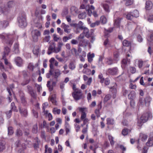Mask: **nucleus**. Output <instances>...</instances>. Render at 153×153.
Segmentation results:
<instances>
[{
    "label": "nucleus",
    "instance_id": "obj_30",
    "mask_svg": "<svg viewBox=\"0 0 153 153\" xmlns=\"http://www.w3.org/2000/svg\"><path fill=\"white\" fill-rule=\"evenodd\" d=\"M39 52V49L38 46H35L33 49V52L34 54L38 55Z\"/></svg>",
    "mask_w": 153,
    "mask_h": 153
},
{
    "label": "nucleus",
    "instance_id": "obj_59",
    "mask_svg": "<svg viewBox=\"0 0 153 153\" xmlns=\"http://www.w3.org/2000/svg\"><path fill=\"white\" fill-rule=\"evenodd\" d=\"M14 5V3L13 1H10L8 2L7 3V7L9 8L13 7Z\"/></svg>",
    "mask_w": 153,
    "mask_h": 153
},
{
    "label": "nucleus",
    "instance_id": "obj_32",
    "mask_svg": "<svg viewBox=\"0 0 153 153\" xmlns=\"http://www.w3.org/2000/svg\"><path fill=\"white\" fill-rule=\"evenodd\" d=\"M65 129L66 131V134L67 135L70 132V126L67 122H65Z\"/></svg>",
    "mask_w": 153,
    "mask_h": 153
},
{
    "label": "nucleus",
    "instance_id": "obj_56",
    "mask_svg": "<svg viewBox=\"0 0 153 153\" xmlns=\"http://www.w3.org/2000/svg\"><path fill=\"white\" fill-rule=\"evenodd\" d=\"M86 116V114L85 112H82L80 117V119L82 120H84L85 119H86L85 118Z\"/></svg>",
    "mask_w": 153,
    "mask_h": 153
},
{
    "label": "nucleus",
    "instance_id": "obj_5",
    "mask_svg": "<svg viewBox=\"0 0 153 153\" xmlns=\"http://www.w3.org/2000/svg\"><path fill=\"white\" fill-rule=\"evenodd\" d=\"M27 93L30 95L31 97V102L33 103V100H36L37 99V94L35 91L34 90L33 87L29 85H28L27 86Z\"/></svg>",
    "mask_w": 153,
    "mask_h": 153
},
{
    "label": "nucleus",
    "instance_id": "obj_45",
    "mask_svg": "<svg viewBox=\"0 0 153 153\" xmlns=\"http://www.w3.org/2000/svg\"><path fill=\"white\" fill-rule=\"evenodd\" d=\"M32 132L34 134H36L38 131V127L36 124L33 126L32 129Z\"/></svg>",
    "mask_w": 153,
    "mask_h": 153
},
{
    "label": "nucleus",
    "instance_id": "obj_18",
    "mask_svg": "<svg viewBox=\"0 0 153 153\" xmlns=\"http://www.w3.org/2000/svg\"><path fill=\"white\" fill-rule=\"evenodd\" d=\"M49 100L52 102V103L55 105H57V102L56 100V96L55 94L52 95L49 99Z\"/></svg>",
    "mask_w": 153,
    "mask_h": 153
},
{
    "label": "nucleus",
    "instance_id": "obj_60",
    "mask_svg": "<svg viewBox=\"0 0 153 153\" xmlns=\"http://www.w3.org/2000/svg\"><path fill=\"white\" fill-rule=\"evenodd\" d=\"M122 134L124 136L127 135L128 134V130L127 129L124 128L123 129L122 132Z\"/></svg>",
    "mask_w": 153,
    "mask_h": 153
},
{
    "label": "nucleus",
    "instance_id": "obj_38",
    "mask_svg": "<svg viewBox=\"0 0 153 153\" xmlns=\"http://www.w3.org/2000/svg\"><path fill=\"white\" fill-rule=\"evenodd\" d=\"M133 13L132 12H129L126 15V18L128 20H131L134 18Z\"/></svg>",
    "mask_w": 153,
    "mask_h": 153
},
{
    "label": "nucleus",
    "instance_id": "obj_28",
    "mask_svg": "<svg viewBox=\"0 0 153 153\" xmlns=\"http://www.w3.org/2000/svg\"><path fill=\"white\" fill-rule=\"evenodd\" d=\"M110 90L111 92L113 94V97L114 98L115 97V95L117 92V89L116 87L114 86L110 88Z\"/></svg>",
    "mask_w": 153,
    "mask_h": 153
},
{
    "label": "nucleus",
    "instance_id": "obj_19",
    "mask_svg": "<svg viewBox=\"0 0 153 153\" xmlns=\"http://www.w3.org/2000/svg\"><path fill=\"white\" fill-rule=\"evenodd\" d=\"M129 62L130 60H128L127 58L123 59L121 61V66L122 68H125L128 63Z\"/></svg>",
    "mask_w": 153,
    "mask_h": 153
},
{
    "label": "nucleus",
    "instance_id": "obj_13",
    "mask_svg": "<svg viewBox=\"0 0 153 153\" xmlns=\"http://www.w3.org/2000/svg\"><path fill=\"white\" fill-rule=\"evenodd\" d=\"M19 111L21 115L24 117H26L28 115L27 111L26 108H19Z\"/></svg>",
    "mask_w": 153,
    "mask_h": 153
},
{
    "label": "nucleus",
    "instance_id": "obj_47",
    "mask_svg": "<svg viewBox=\"0 0 153 153\" xmlns=\"http://www.w3.org/2000/svg\"><path fill=\"white\" fill-rule=\"evenodd\" d=\"M68 9L67 8H65L62 12V15L63 16H64L66 15L68 13Z\"/></svg>",
    "mask_w": 153,
    "mask_h": 153
},
{
    "label": "nucleus",
    "instance_id": "obj_37",
    "mask_svg": "<svg viewBox=\"0 0 153 153\" xmlns=\"http://www.w3.org/2000/svg\"><path fill=\"white\" fill-rule=\"evenodd\" d=\"M106 121L108 125H113L114 124V120L113 119L108 118L107 119Z\"/></svg>",
    "mask_w": 153,
    "mask_h": 153
},
{
    "label": "nucleus",
    "instance_id": "obj_8",
    "mask_svg": "<svg viewBox=\"0 0 153 153\" xmlns=\"http://www.w3.org/2000/svg\"><path fill=\"white\" fill-rule=\"evenodd\" d=\"M56 50L57 48H56L55 43L54 42H52L49 46L47 53L48 55L51 54L52 52L57 53L58 52H56L55 51H57Z\"/></svg>",
    "mask_w": 153,
    "mask_h": 153
},
{
    "label": "nucleus",
    "instance_id": "obj_58",
    "mask_svg": "<svg viewBox=\"0 0 153 153\" xmlns=\"http://www.w3.org/2000/svg\"><path fill=\"white\" fill-rule=\"evenodd\" d=\"M129 82L130 83V84L129 85V88L131 89H133L134 88V85H133L134 81L130 79L129 80Z\"/></svg>",
    "mask_w": 153,
    "mask_h": 153
},
{
    "label": "nucleus",
    "instance_id": "obj_35",
    "mask_svg": "<svg viewBox=\"0 0 153 153\" xmlns=\"http://www.w3.org/2000/svg\"><path fill=\"white\" fill-rule=\"evenodd\" d=\"M152 100V99L149 96L147 97H146L144 100L145 104L147 105H149Z\"/></svg>",
    "mask_w": 153,
    "mask_h": 153
},
{
    "label": "nucleus",
    "instance_id": "obj_23",
    "mask_svg": "<svg viewBox=\"0 0 153 153\" xmlns=\"http://www.w3.org/2000/svg\"><path fill=\"white\" fill-rule=\"evenodd\" d=\"M71 12L74 14L78 13V10L76 7L74 6H72L71 8Z\"/></svg>",
    "mask_w": 153,
    "mask_h": 153
},
{
    "label": "nucleus",
    "instance_id": "obj_15",
    "mask_svg": "<svg viewBox=\"0 0 153 153\" xmlns=\"http://www.w3.org/2000/svg\"><path fill=\"white\" fill-rule=\"evenodd\" d=\"M15 61L16 65L18 66L21 67L22 66L23 60L20 57H17L15 58Z\"/></svg>",
    "mask_w": 153,
    "mask_h": 153
},
{
    "label": "nucleus",
    "instance_id": "obj_48",
    "mask_svg": "<svg viewBox=\"0 0 153 153\" xmlns=\"http://www.w3.org/2000/svg\"><path fill=\"white\" fill-rule=\"evenodd\" d=\"M148 51L150 55L153 56V47L149 46L148 49Z\"/></svg>",
    "mask_w": 153,
    "mask_h": 153
},
{
    "label": "nucleus",
    "instance_id": "obj_41",
    "mask_svg": "<svg viewBox=\"0 0 153 153\" xmlns=\"http://www.w3.org/2000/svg\"><path fill=\"white\" fill-rule=\"evenodd\" d=\"M63 45V44L62 42H59L58 43V47L57 48V51H56V52H59L61 51V47Z\"/></svg>",
    "mask_w": 153,
    "mask_h": 153
},
{
    "label": "nucleus",
    "instance_id": "obj_16",
    "mask_svg": "<svg viewBox=\"0 0 153 153\" xmlns=\"http://www.w3.org/2000/svg\"><path fill=\"white\" fill-rule=\"evenodd\" d=\"M1 8L0 13L1 14H3L4 15H7L9 12V9L8 8H5L4 6H0Z\"/></svg>",
    "mask_w": 153,
    "mask_h": 153
},
{
    "label": "nucleus",
    "instance_id": "obj_3",
    "mask_svg": "<svg viewBox=\"0 0 153 153\" xmlns=\"http://www.w3.org/2000/svg\"><path fill=\"white\" fill-rule=\"evenodd\" d=\"M152 117V115L150 112L143 113L141 117L140 120L138 121V126H141L143 123L146 122L148 120L151 119Z\"/></svg>",
    "mask_w": 153,
    "mask_h": 153
},
{
    "label": "nucleus",
    "instance_id": "obj_55",
    "mask_svg": "<svg viewBox=\"0 0 153 153\" xmlns=\"http://www.w3.org/2000/svg\"><path fill=\"white\" fill-rule=\"evenodd\" d=\"M8 134L9 135H11L13 133V128L11 127H9L8 128Z\"/></svg>",
    "mask_w": 153,
    "mask_h": 153
},
{
    "label": "nucleus",
    "instance_id": "obj_4",
    "mask_svg": "<svg viewBox=\"0 0 153 153\" xmlns=\"http://www.w3.org/2000/svg\"><path fill=\"white\" fill-rule=\"evenodd\" d=\"M13 35L3 33L2 34H0V38L3 40L4 41L9 45H12L13 43Z\"/></svg>",
    "mask_w": 153,
    "mask_h": 153
},
{
    "label": "nucleus",
    "instance_id": "obj_34",
    "mask_svg": "<svg viewBox=\"0 0 153 153\" xmlns=\"http://www.w3.org/2000/svg\"><path fill=\"white\" fill-rule=\"evenodd\" d=\"M148 43L150 45H153V32L151 34L150 37L148 39Z\"/></svg>",
    "mask_w": 153,
    "mask_h": 153
},
{
    "label": "nucleus",
    "instance_id": "obj_24",
    "mask_svg": "<svg viewBox=\"0 0 153 153\" xmlns=\"http://www.w3.org/2000/svg\"><path fill=\"white\" fill-rule=\"evenodd\" d=\"M5 143L4 141L0 140V152L3 151L5 149Z\"/></svg>",
    "mask_w": 153,
    "mask_h": 153
},
{
    "label": "nucleus",
    "instance_id": "obj_42",
    "mask_svg": "<svg viewBox=\"0 0 153 153\" xmlns=\"http://www.w3.org/2000/svg\"><path fill=\"white\" fill-rule=\"evenodd\" d=\"M106 63L108 65H111L114 63L113 60L111 58H108L106 59Z\"/></svg>",
    "mask_w": 153,
    "mask_h": 153
},
{
    "label": "nucleus",
    "instance_id": "obj_51",
    "mask_svg": "<svg viewBox=\"0 0 153 153\" xmlns=\"http://www.w3.org/2000/svg\"><path fill=\"white\" fill-rule=\"evenodd\" d=\"M111 98V96L109 94L106 95L104 99V102H107Z\"/></svg>",
    "mask_w": 153,
    "mask_h": 153
},
{
    "label": "nucleus",
    "instance_id": "obj_36",
    "mask_svg": "<svg viewBox=\"0 0 153 153\" xmlns=\"http://www.w3.org/2000/svg\"><path fill=\"white\" fill-rule=\"evenodd\" d=\"M51 81H48L47 82V86L48 88V90L50 91H51L53 89V87L51 85Z\"/></svg>",
    "mask_w": 153,
    "mask_h": 153
},
{
    "label": "nucleus",
    "instance_id": "obj_9",
    "mask_svg": "<svg viewBox=\"0 0 153 153\" xmlns=\"http://www.w3.org/2000/svg\"><path fill=\"white\" fill-rule=\"evenodd\" d=\"M32 36L34 42H37L38 39V37L40 36V32L36 30H33L31 32Z\"/></svg>",
    "mask_w": 153,
    "mask_h": 153
},
{
    "label": "nucleus",
    "instance_id": "obj_20",
    "mask_svg": "<svg viewBox=\"0 0 153 153\" xmlns=\"http://www.w3.org/2000/svg\"><path fill=\"white\" fill-rule=\"evenodd\" d=\"M60 71L59 69H56L55 70L54 77L56 79V81H58L57 78L61 75Z\"/></svg>",
    "mask_w": 153,
    "mask_h": 153
},
{
    "label": "nucleus",
    "instance_id": "obj_63",
    "mask_svg": "<svg viewBox=\"0 0 153 153\" xmlns=\"http://www.w3.org/2000/svg\"><path fill=\"white\" fill-rule=\"evenodd\" d=\"M34 26L39 28H41L42 27L41 24L39 22L36 23L34 25Z\"/></svg>",
    "mask_w": 153,
    "mask_h": 153
},
{
    "label": "nucleus",
    "instance_id": "obj_22",
    "mask_svg": "<svg viewBox=\"0 0 153 153\" xmlns=\"http://www.w3.org/2000/svg\"><path fill=\"white\" fill-rule=\"evenodd\" d=\"M101 5L106 12L108 13L110 11V7L108 4H101Z\"/></svg>",
    "mask_w": 153,
    "mask_h": 153
},
{
    "label": "nucleus",
    "instance_id": "obj_11",
    "mask_svg": "<svg viewBox=\"0 0 153 153\" xmlns=\"http://www.w3.org/2000/svg\"><path fill=\"white\" fill-rule=\"evenodd\" d=\"M149 135L150 137L146 142V145L148 146L151 147L153 146V132H151Z\"/></svg>",
    "mask_w": 153,
    "mask_h": 153
},
{
    "label": "nucleus",
    "instance_id": "obj_6",
    "mask_svg": "<svg viewBox=\"0 0 153 153\" xmlns=\"http://www.w3.org/2000/svg\"><path fill=\"white\" fill-rule=\"evenodd\" d=\"M84 35L82 34H80L78 36L79 46L82 47H85L88 45L90 44V43L87 40L84 39Z\"/></svg>",
    "mask_w": 153,
    "mask_h": 153
},
{
    "label": "nucleus",
    "instance_id": "obj_40",
    "mask_svg": "<svg viewBox=\"0 0 153 153\" xmlns=\"http://www.w3.org/2000/svg\"><path fill=\"white\" fill-rule=\"evenodd\" d=\"M108 137L111 145L112 146H113L115 143L114 140V137L111 135H108Z\"/></svg>",
    "mask_w": 153,
    "mask_h": 153
},
{
    "label": "nucleus",
    "instance_id": "obj_12",
    "mask_svg": "<svg viewBox=\"0 0 153 153\" xmlns=\"http://www.w3.org/2000/svg\"><path fill=\"white\" fill-rule=\"evenodd\" d=\"M61 27L64 29L65 32L68 34L70 33L71 28L68 25H66L64 23H62L61 25Z\"/></svg>",
    "mask_w": 153,
    "mask_h": 153
},
{
    "label": "nucleus",
    "instance_id": "obj_1",
    "mask_svg": "<svg viewBox=\"0 0 153 153\" xmlns=\"http://www.w3.org/2000/svg\"><path fill=\"white\" fill-rule=\"evenodd\" d=\"M18 25L19 27L23 28L27 25L26 16L25 13H22L20 14L17 18Z\"/></svg>",
    "mask_w": 153,
    "mask_h": 153
},
{
    "label": "nucleus",
    "instance_id": "obj_57",
    "mask_svg": "<svg viewBox=\"0 0 153 153\" xmlns=\"http://www.w3.org/2000/svg\"><path fill=\"white\" fill-rule=\"evenodd\" d=\"M32 112L34 117L36 118H37L38 117V112L34 109L32 110Z\"/></svg>",
    "mask_w": 153,
    "mask_h": 153
},
{
    "label": "nucleus",
    "instance_id": "obj_26",
    "mask_svg": "<svg viewBox=\"0 0 153 153\" xmlns=\"http://www.w3.org/2000/svg\"><path fill=\"white\" fill-rule=\"evenodd\" d=\"M83 23L81 21H79L77 24V29L80 30H83L86 27L83 26Z\"/></svg>",
    "mask_w": 153,
    "mask_h": 153
},
{
    "label": "nucleus",
    "instance_id": "obj_10",
    "mask_svg": "<svg viewBox=\"0 0 153 153\" xmlns=\"http://www.w3.org/2000/svg\"><path fill=\"white\" fill-rule=\"evenodd\" d=\"M118 69L117 67L109 68L107 71V73L112 75H116L118 72Z\"/></svg>",
    "mask_w": 153,
    "mask_h": 153
},
{
    "label": "nucleus",
    "instance_id": "obj_17",
    "mask_svg": "<svg viewBox=\"0 0 153 153\" xmlns=\"http://www.w3.org/2000/svg\"><path fill=\"white\" fill-rule=\"evenodd\" d=\"M152 6V3L151 1H146L145 7L146 10H150L151 9Z\"/></svg>",
    "mask_w": 153,
    "mask_h": 153
},
{
    "label": "nucleus",
    "instance_id": "obj_39",
    "mask_svg": "<svg viewBox=\"0 0 153 153\" xmlns=\"http://www.w3.org/2000/svg\"><path fill=\"white\" fill-rule=\"evenodd\" d=\"M14 51L15 53H19V45L18 44L15 43L14 46Z\"/></svg>",
    "mask_w": 153,
    "mask_h": 153
},
{
    "label": "nucleus",
    "instance_id": "obj_53",
    "mask_svg": "<svg viewBox=\"0 0 153 153\" xmlns=\"http://www.w3.org/2000/svg\"><path fill=\"white\" fill-rule=\"evenodd\" d=\"M100 20L102 23L105 24L107 22V19L104 16H102L100 18Z\"/></svg>",
    "mask_w": 153,
    "mask_h": 153
},
{
    "label": "nucleus",
    "instance_id": "obj_44",
    "mask_svg": "<svg viewBox=\"0 0 153 153\" xmlns=\"http://www.w3.org/2000/svg\"><path fill=\"white\" fill-rule=\"evenodd\" d=\"M23 132L22 131L20 128L17 129L16 131V135L17 137H20L22 136Z\"/></svg>",
    "mask_w": 153,
    "mask_h": 153
},
{
    "label": "nucleus",
    "instance_id": "obj_2",
    "mask_svg": "<svg viewBox=\"0 0 153 153\" xmlns=\"http://www.w3.org/2000/svg\"><path fill=\"white\" fill-rule=\"evenodd\" d=\"M94 32L93 29H91L89 31L88 29L86 27L83 30V32L81 34H82L84 36H85L88 38L91 37L90 42L91 43H93L95 39Z\"/></svg>",
    "mask_w": 153,
    "mask_h": 153
},
{
    "label": "nucleus",
    "instance_id": "obj_21",
    "mask_svg": "<svg viewBox=\"0 0 153 153\" xmlns=\"http://www.w3.org/2000/svg\"><path fill=\"white\" fill-rule=\"evenodd\" d=\"M10 51V49L9 48L7 47H5L4 51V55L2 56V59H4L6 57V56H7Z\"/></svg>",
    "mask_w": 153,
    "mask_h": 153
},
{
    "label": "nucleus",
    "instance_id": "obj_43",
    "mask_svg": "<svg viewBox=\"0 0 153 153\" xmlns=\"http://www.w3.org/2000/svg\"><path fill=\"white\" fill-rule=\"evenodd\" d=\"M113 28H109L108 29H105V34L106 36H107L108 34L111 32L113 31Z\"/></svg>",
    "mask_w": 153,
    "mask_h": 153
},
{
    "label": "nucleus",
    "instance_id": "obj_27",
    "mask_svg": "<svg viewBox=\"0 0 153 153\" xmlns=\"http://www.w3.org/2000/svg\"><path fill=\"white\" fill-rule=\"evenodd\" d=\"M121 19L117 18L116 19L114 20V25L117 27H119Z\"/></svg>",
    "mask_w": 153,
    "mask_h": 153
},
{
    "label": "nucleus",
    "instance_id": "obj_31",
    "mask_svg": "<svg viewBox=\"0 0 153 153\" xmlns=\"http://www.w3.org/2000/svg\"><path fill=\"white\" fill-rule=\"evenodd\" d=\"M136 63L139 68H141L142 67L143 64V62L142 60H136Z\"/></svg>",
    "mask_w": 153,
    "mask_h": 153
},
{
    "label": "nucleus",
    "instance_id": "obj_25",
    "mask_svg": "<svg viewBox=\"0 0 153 153\" xmlns=\"http://www.w3.org/2000/svg\"><path fill=\"white\" fill-rule=\"evenodd\" d=\"M9 25L8 22L6 21H3L0 22V27L5 28Z\"/></svg>",
    "mask_w": 153,
    "mask_h": 153
},
{
    "label": "nucleus",
    "instance_id": "obj_49",
    "mask_svg": "<svg viewBox=\"0 0 153 153\" xmlns=\"http://www.w3.org/2000/svg\"><path fill=\"white\" fill-rule=\"evenodd\" d=\"M86 13L85 12L82 13L78 15V17L79 19H83L86 17Z\"/></svg>",
    "mask_w": 153,
    "mask_h": 153
},
{
    "label": "nucleus",
    "instance_id": "obj_33",
    "mask_svg": "<svg viewBox=\"0 0 153 153\" xmlns=\"http://www.w3.org/2000/svg\"><path fill=\"white\" fill-rule=\"evenodd\" d=\"M140 138L142 141H145L147 138V135L143 133H141L140 134Z\"/></svg>",
    "mask_w": 153,
    "mask_h": 153
},
{
    "label": "nucleus",
    "instance_id": "obj_52",
    "mask_svg": "<svg viewBox=\"0 0 153 153\" xmlns=\"http://www.w3.org/2000/svg\"><path fill=\"white\" fill-rule=\"evenodd\" d=\"M119 56V53L117 52H114V60L117 62L118 60V58Z\"/></svg>",
    "mask_w": 153,
    "mask_h": 153
},
{
    "label": "nucleus",
    "instance_id": "obj_50",
    "mask_svg": "<svg viewBox=\"0 0 153 153\" xmlns=\"http://www.w3.org/2000/svg\"><path fill=\"white\" fill-rule=\"evenodd\" d=\"M69 68L72 70H74L75 68L74 63L72 62H70L68 65Z\"/></svg>",
    "mask_w": 153,
    "mask_h": 153
},
{
    "label": "nucleus",
    "instance_id": "obj_61",
    "mask_svg": "<svg viewBox=\"0 0 153 153\" xmlns=\"http://www.w3.org/2000/svg\"><path fill=\"white\" fill-rule=\"evenodd\" d=\"M50 36H45L43 39V41L45 42H48L50 40Z\"/></svg>",
    "mask_w": 153,
    "mask_h": 153
},
{
    "label": "nucleus",
    "instance_id": "obj_46",
    "mask_svg": "<svg viewBox=\"0 0 153 153\" xmlns=\"http://www.w3.org/2000/svg\"><path fill=\"white\" fill-rule=\"evenodd\" d=\"M35 87L36 88L37 92L39 93H40V91L42 89L41 85L36 83L35 84Z\"/></svg>",
    "mask_w": 153,
    "mask_h": 153
},
{
    "label": "nucleus",
    "instance_id": "obj_14",
    "mask_svg": "<svg viewBox=\"0 0 153 153\" xmlns=\"http://www.w3.org/2000/svg\"><path fill=\"white\" fill-rule=\"evenodd\" d=\"M128 97L130 100V104L131 106L133 107L134 105V92L133 91H131L130 93L128 95Z\"/></svg>",
    "mask_w": 153,
    "mask_h": 153
},
{
    "label": "nucleus",
    "instance_id": "obj_54",
    "mask_svg": "<svg viewBox=\"0 0 153 153\" xmlns=\"http://www.w3.org/2000/svg\"><path fill=\"white\" fill-rule=\"evenodd\" d=\"M11 110L14 111H17V110L16 109V107L15 106L14 102H13L11 104Z\"/></svg>",
    "mask_w": 153,
    "mask_h": 153
},
{
    "label": "nucleus",
    "instance_id": "obj_62",
    "mask_svg": "<svg viewBox=\"0 0 153 153\" xmlns=\"http://www.w3.org/2000/svg\"><path fill=\"white\" fill-rule=\"evenodd\" d=\"M57 32L59 33L60 35H62L63 33V31L62 30H61L59 27H57Z\"/></svg>",
    "mask_w": 153,
    "mask_h": 153
},
{
    "label": "nucleus",
    "instance_id": "obj_64",
    "mask_svg": "<svg viewBox=\"0 0 153 153\" xmlns=\"http://www.w3.org/2000/svg\"><path fill=\"white\" fill-rule=\"evenodd\" d=\"M30 81V80H25L24 81H23L22 83H21V85L22 86H24L27 84H28Z\"/></svg>",
    "mask_w": 153,
    "mask_h": 153
},
{
    "label": "nucleus",
    "instance_id": "obj_29",
    "mask_svg": "<svg viewBox=\"0 0 153 153\" xmlns=\"http://www.w3.org/2000/svg\"><path fill=\"white\" fill-rule=\"evenodd\" d=\"M131 43L130 42L126 39H125L123 42V45L124 46L129 47L131 46Z\"/></svg>",
    "mask_w": 153,
    "mask_h": 153
},
{
    "label": "nucleus",
    "instance_id": "obj_7",
    "mask_svg": "<svg viewBox=\"0 0 153 153\" xmlns=\"http://www.w3.org/2000/svg\"><path fill=\"white\" fill-rule=\"evenodd\" d=\"M82 94L81 90H76L72 93V95L76 100H79L82 98Z\"/></svg>",
    "mask_w": 153,
    "mask_h": 153
}]
</instances>
